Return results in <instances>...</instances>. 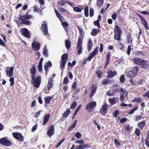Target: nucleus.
Here are the masks:
<instances>
[{
	"instance_id": "2",
	"label": "nucleus",
	"mask_w": 149,
	"mask_h": 149,
	"mask_svg": "<svg viewBox=\"0 0 149 149\" xmlns=\"http://www.w3.org/2000/svg\"><path fill=\"white\" fill-rule=\"evenodd\" d=\"M31 84L33 85V86L36 88H38L40 87L41 83V77L38 75L36 78L35 77H31Z\"/></svg>"
},
{
	"instance_id": "12",
	"label": "nucleus",
	"mask_w": 149,
	"mask_h": 149,
	"mask_svg": "<svg viewBox=\"0 0 149 149\" xmlns=\"http://www.w3.org/2000/svg\"><path fill=\"white\" fill-rule=\"evenodd\" d=\"M13 67H11L10 68L9 67H7L6 70L7 76L8 77H12L13 75Z\"/></svg>"
},
{
	"instance_id": "59",
	"label": "nucleus",
	"mask_w": 149,
	"mask_h": 149,
	"mask_svg": "<svg viewBox=\"0 0 149 149\" xmlns=\"http://www.w3.org/2000/svg\"><path fill=\"white\" fill-rule=\"evenodd\" d=\"M65 2L64 1L62 0L58 3V4L59 6H62L64 4Z\"/></svg>"
},
{
	"instance_id": "58",
	"label": "nucleus",
	"mask_w": 149,
	"mask_h": 149,
	"mask_svg": "<svg viewBox=\"0 0 149 149\" xmlns=\"http://www.w3.org/2000/svg\"><path fill=\"white\" fill-rule=\"evenodd\" d=\"M38 71L40 72H41L42 71V64H38Z\"/></svg>"
},
{
	"instance_id": "50",
	"label": "nucleus",
	"mask_w": 149,
	"mask_h": 149,
	"mask_svg": "<svg viewBox=\"0 0 149 149\" xmlns=\"http://www.w3.org/2000/svg\"><path fill=\"white\" fill-rule=\"evenodd\" d=\"M132 102H136L138 103H140L141 102V99L139 98L136 97L133 100H132Z\"/></svg>"
},
{
	"instance_id": "5",
	"label": "nucleus",
	"mask_w": 149,
	"mask_h": 149,
	"mask_svg": "<svg viewBox=\"0 0 149 149\" xmlns=\"http://www.w3.org/2000/svg\"><path fill=\"white\" fill-rule=\"evenodd\" d=\"M96 105V103L95 101L90 102L86 106V109L88 110V112L91 113L92 111L93 108L94 107H95Z\"/></svg>"
},
{
	"instance_id": "4",
	"label": "nucleus",
	"mask_w": 149,
	"mask_h": 149,
	"mask_svg": "<svg viewBox=\"0 0 149 149\" xmlns=\"http://www.w3.org/2000/svg\"><path fill=\"white\" fill-rule=\"evenodd\" d=\"M139 71L138 67L137 66H136L134 67L133 70L127 72V74L128 76L132 78L136 75Z\"/></svg>"
},
{
	"instance_id": "24",
	"label": "nucleus",
	"mask_w": 149,
	"mask_h": 149,
	"mask_svg": "<svg viewBox=\"0 0 149 149\" xmlns=\"http://www.w3.org/2000/svg\"><path fill=\"white\" fill-rule=\"evenodd\" d=\"M52 66V64L50 61H48L45 64L44 68L46 72H47L48 70V67H51Z\"/></svg>"
},
{
	"instance_id": "29",
	"label": "nucleus",
	"mask_w": 149,
	"mask_h": 149,
	"mask_svg": "<svg viewBox=\"0 0 149 149\" xmlns=\"http://www.w3.org/2000/svg\"><path fill=\"white\" fill-rule=\"evenodd\" d=\"M92 45V40L91 39H89V40L88 45H87V50L88 52H90L91 50V47Z\"/></svg>"
},
{
	"instance_id": "7",
	"label": "nucleus",
	"mask_w": 149,
	"mask_h": 149,
	"mask_svg": "<svg viewBox=\"0 0 149 149\" xmlns=\"http://www.w3.org/2000/svg\"><path fill=\"white\" fill-rule=\"evenodd\" d=\"M40 29L44 32L45 35H47L48 33L47 25L45 21L42 22Z\"/></svg>"
},
{
	"instance_id": "44",
	"label": "nucleus",
	"mask_w": 149,
	"mask_h": 149,
	"mask_svg": "<svg viewBox=\"0 0 149 149\" xmlns=\"http://www.w3.org/2000/svg\"><path fill=\"white\" fill-rule=\"evenodd\" d=\"M123 90V88L121 87H118L116 88L114 90L115 92L117 93H119L122 91Z\"/></svg>"
},
{
	"instance_id": "37",
	"label": "nucleus",
	"mask_w": 149,
	"mask_h": 149,
	"mask_svg": "<svg viewBox=\"0 0 149 149\" xmlns=\"http://www.w3.org/2000/svg\"><path fill=\"white\" fill-rule=\"evenodd\" d=\"M99 31V30L98 29H93L92 31L91 32V34L93 36H95L97 34Z\"/></svg>"
},
{
	"instance_id": "57",
	"label": "nucleus",
	"mask_w": 149,
	"mask_h": 149,
	"mask_svg": "<svg viewBox=\"0 0 149 149\" xmlns=\"http://www.w3.org/2000/svg\"><path fill=\"white\" fill-rule=\"evenodd\" d=\"M94 24L95 25L97 26L98 27H100V22L98 20H97L96 21L94 22Z\"/></svg>"
},
{
	"instance_id": "14",
	"label": "nucleus",
	"mask_w": 149,
	"mask_h": 149,
	"mask_svg": "<svg viewBox=\"0 0 149 149\" xmlns=\"http://www.w3.org/2000/svg\"><path fill=\"white\" fill-rule=\"evenodd\" d=\"M54 125H52L48 129L47 132V134L49 137H51L54 134Z\"/></svg>"
},
{
	"instance_id": "3",
	"label": "nucleus",
	"mask_w": 149,
	"mask_h": 149,
	"mask_svg": "<svg viewBox=\"0 0 149 149\" xmlns=\"http://www.w3.org/2000/svg\"><path fill=\"white\" fill-rule=\"evenodd\" d=\"M68 58V55L67 54H63L61 57V64L60 68L61 69H63L65 68V65L66 63Z\"/></svg>"
},
{
	"instance_id": "27",
	"label": "nucleus",
	"mask_w": 149,
	"mask_h": 149,
	"mask_svg": "<svg viewBox=\"0 0 149 149\" xmlns=\"http://www.w3.org/2000/svg\"><path fill=\"white\" fill-rule=\"evenodd\" d=\"M48 50L47 49V46L45 45L43 48V51L42 52L43 54L45 57H47L48 56Z\"/></svg>"
},
{
	"instance_id": "18",
	"label": "nucleus",
	"mask_w": 149,
	"mask_h": 149,
	"mask_svg": "<svg viewBox=\"0 0 149 149\" xmlns=\"http://www.w3.org/2000/svg\"><path fill=\"white\" fill-rule=\"evenodd\" d=\"M108 74L107 75V78H112L117 74V72L116 71H112L111 70H109L107 72Z\"/></svg>"
},
{
	"instance_id": "9",
	"label": "nucleus",
	"mask_w": 149,
	"mask_h": 149,
	"mask_svg": "<svg viewBox=\"0 0 149 149\" xmlns=\"http://www.w3.org/2000/svg\"><path fill=\"white\" fill-rule=\"evenodd\" d=\"M115 35L114 37H120L122 31L120 28L118 26H115L114 28Z\"/></svg>"
},
{
	"instance_id": "13",
	"label": "nucleus",
	"mask_w": 149,
	"mask_h": 149,
	"mask_svg": "<svg viewBox=\"0 0 149 149\" xmlns=\"http://www.w3.org/2000/svg\"><path fill=\"white\" fill-rule=\"evenodd\" d=\"M12 135L15 139L19 141H23L22 135L20 133L17 132H14L13 133Z\"/></svg>"
},
{
	"instance_id": "19",
	"label": "nucleus",
	"mask_w": 149,
	"mask_h": 149,
	"mask_svg": "<svg viewBox=\"0 0 149 149\" xmlns=\"http://www.w3.org/2000/svg\"><path fill=\"white\" fill-rule=\"evenodd\" d=\"M98 52V48L96 47L94 49L93 51L91 54L87 58V60H88L89 61H90L94 57V56L96 55Z\"/></svg>"
},
{
	"instance_id": "39",
	"label": "nucleus",
	"mask_w": 149,
	"mask_h": 149,
	"mask_svg": "<svg viewBox=\"0 0 149 149\" xmlns=\"http://www.w3.org/2000/svg\"><path fill=\"white\" fill-rule=\"evenodd\" d=\"M81 107V105H79L77 109H76V110H75L74 113L73 117L72 118V119H73L74 118V117L76 115L77 113V112L79 111V109H80Z\"/></svg>"
},
{
	"instance_id": "28",
	"label": "nucleus",
	"mask_w": 149,
	"mask_h": 149,
	"mask_svg": "<svg viewBox=\"0 0 149 149\" xmlns=\"http://www.w3.org/2000/svg\"><path fill=\"white\" fill-rule=\"evenodd\" d=\"M118 100V98L116 97H113L111 98H110L109 99V101L110 103L112 104H114Z\"/></svg>"
},
{
	"instance_id": "16",
	"label": "nucleus",
	"mask_w": 149,
	"mask_h": 149,
	"mask_svg": "<svg viewBox=\"0 0 149 149\" xmlns=\"http://www.w3.org/2000/svg\"><path fill=\"white\" fill-rule=\"evenodd\" d=\"M97 89V86L96 85H93L91 87V91L90 94L89 95L90 98H91L94 95Z\"/></svg>"
},
{
	"instance_id": "45",
	"label": "nucleus",
	"mask_w": 149,
	"mask_h": 149,
	"mask_svg": "<svg viewBox=\"0 0 149 149\" xmlns=\"http://www.w3.org/2000/svg\"><path fill=\"white\" fill-rule=\"evenodd\" d=\"M135 133L136 134L137 136H140L141 134L140 130L138 128H136L135 132Z\"/></svg>"
},
{
	"instance_id": "11",
	"label": "nucleus",
	"mask_w": 149,
	"mask_h": 149,
	"mask_svg": "<svg viewBox=\"0 0 149 149\" xmlns=\"http://www.w3.org/2000/svg\"><path fill=\"white\" fill-rule=\"evenodd\" d=\"M121 93L120 95V99L122 102L124 101V99L127 95L128 93L125 88H123V91L120 92Z\"/></svg>"
},
{
	"instance_id": "33",
	"label": "nucleus",
	"mask_w": 149,
	"mask_h": 149,
	"mask_svg": "<svg viewBox=\"0 0 149 149\" xmlns=\"http://www.w3.org/2000/svg\"><path fill=\"white\" fill-rule=\"evenodd\" d=\"M55 12L56 16L59 18V20H60L61 21H62V20H63V16L60 15V14L58 12V11L56 10H55Z\"/></svg>"
},
{
	"instance_id": "31",
	"label": "nucleus",
	"mask_w": 149,
	"mask_h": 149,
	"mask_svg": "<svg viewBox=\"0 0 149 149\" xmlns=\"http://www.w3.org/2000/svg\"><path fill=\"white\" fill-rule=\"evenodd\" d=\"M52 98L51 96H47L44 98L45 103L47 104H49L50 102V101Z\"/></svg>"
},
{
	"instance_id": "20",
	"label": "nucleus",
	"mask_w": 149,
	"mask_h": 149,
	"mask_svg": "<svg viewBox=\"0 0 149 149\" xmlns=\"http://www.w3.org/2000/svg\"><path fill=\"white\" fill-rule=\"evenodd\" d=\"M21 31L22 34L25 37H29V32L28 30L24 28L22 29L21 30Z\"/></svg>"
},
{
	"instance_id": "62",
	"label": "nucleus",
	"mask_w": 149,
	"mask_h": 149,
	"mask_svg": "<svg viewBox=\"0 0 149 149\" xmlns=\"http://www.w3.org/2000/svg\"><path fill=\"white\" fill-rule=\"evenodd\" d=\"M37 124H36L31 129V131L32 132H34L35 130H36L37 128Z\"/></svg>"
},
{
	"instance_id": "61",
	"label": "nucleus",
	"mask_w": 149,
	"mask_h": 149,
	"mask_svg": "<svg viewBox=\"0 0 149 149\" xmlns=\"http://www.w3.org/2000/svg\"><path fill=\"white\" fill-rule=\"evenodd\" d=\"M69 80L67 77H65L63 80V83L65 84H68Z\"/></svg>"
},
{
	"instance_id": "51",
	"label": "nucleus",
	"mask_w": 149,
	"mask_h": 149,
	"mask_svg": "<svg viewBox=\"0 0 149 149\" xmlns=\"http://www.w3.org/2000/svg\"><path fill=\"white\" fill-rule=\"evenodd\" d=\"M119 113V111L118 110H115L113 113V116L115 117H117Z\"/></svg>"
},
{
	"instance_id": "1",
	"label": "nucleus",
	"mask_w": 149,
	"mask_h": 149,
	"mask_svg": "<svg viewBox=\"0 0 149 149\" xmlns=\"http://www.w3.org/2000/svg\"><path fill=\"white\" fill-rule=\"evenodd\" d=\"M33 16L30 15L26 14L24 15L20 16L18 20L20 24H26L27 25H30L31 22L27 19H29L33 18Z\"/></svg>"
},
{
	"instance_id": "53",
	"label": "nucleus",
	"mask_w": 149,
	"mask_h": 149,
	"mask_svg": "<svg viewBox=\"0 0 149 149\" xmlns=\"http://www.w3.org/2000/svg\"><path fill=\"white\" fill-rule=\"evenodd\" d=\"M9 81L11 82L10 85L11 86H13L14 83V79L13 77H11L10 78Z\"/></svg>"
},
{
	"instance_id": "15",
	"label": "nucleus",
	"mask_w": 149,
	"mask_h": 149,
	"mask_svg": "<svg viewBox=\"0 0 149 149\" xmlns=\"http://www.w3.org/2000/svg\"><path fill=\"white\" fill-rule=\"evenodd\" d=\"M108 107V105L107 104H104L102 107L100 109V112L102 115L105 116L107 113Z\"/></svg>"
},
{
	"instance_id": "55",
	"label": "nucleus",
	"mask_w": 149,
	"mask_h": 149,
	"mask_svg": "<svg viewBox=\"0 0 149 149\" xmlns=\"http://www.w3.org/2000/svg\"><path fill=\"white\" fill-rule=\"evenodd\" d=\"M90 16L92 17L94 15V10L93 8H91L90 9Z\"/></svg>"
},
{
	"instance_id": "10",
	"label": "nucleus",
	"mask_w": 149,
	"mask_h": 149,
	"mask_svg": "<svg viewBox=\"0 0 149 149\" xmlns=\"http://www.w3.org/2000/svg\"><path fill=\"white\" fill-rule=\"evenodd\" d=\"M33 49L35 51H37L40 49V44L38 42L33 41L31 45Z\"/></svg>"
},
{
	"instance_id": "43",
	"label": "nucleus",
	"mask_w": 149,
	"mask_h": 149,
	"mask_svg": "<svg viewBox=\"0 0 149 149\" xmlns=\"http://www.w3.org/2000/svg\"><path fill=\"white\" fill-rule=\"evenodd\" d=\"M77 104V102L76 101H74L71 104L70 107V109H74Z\"/></svg>"
},
{
	"instance_id": "42",
	"label": "nucleus",
	"mask_w": 149,
	"mask_h": 149,
	"mask_svg": "<svg viewBox=\"0 0 149 149\" xmlns=\"http://www.w3.org/2000/svg\"><path fill=\"white\" fill-rule=\"evenodd\" d=\"M84 14L86 17H88V6L86 7L85 8Z\"/></svg>"
},
{
	"instance_id": "36",
	"label": "nucleus",
	"mask_w": 149,
	"mask_h": 149,
	"mask_svg": "<svg viewBox=\"0 0 149 149\" xmlns=\"http://www.w3.org/2000/svg\"><path fill=\"white\" fill-rule=\"evenodd\" d=\"M139 16L141 19V21L143 25L148 24L145 19L141 15H139Z\"/></svg>"
},
{
	"instance_id": "63",
	"label": "nucleus",
	"mask_w": 149,
	"mask_h": 149,
	"mask_svg": "<svg viewBox=\"0 0 149 149\" xmlns=\"http://www.w3.org/2000/svg\"><path fill=\"white\" fill-rule=\"evenodd\" d=\"M41 111L40 110L38 112H36L35 114L34 117L36 118L38 117L40 115Z\"/></svg>"
},
{
	"instance_id": "52",
	"label": "nucleus",
	"mask_w": 149,
	"mask_h": 149,
	"mask_svg": "<svg viewBox=\"0 0 149 149\" xmlns=\"http://www.w3.org/2000/svg\"><path fill=\"white\" fill-rule=\"evenodd\" d=\"M65 140V138H63L62 140H61L60 142L57 144L56 146V148L58 147Z\"/></svg>"
},
{
	"instance_id": "32",
	"label": "nucleus",
	"mask_w": 149,
	"mask_h": 149,
	"mask_svg": "<svg viewBox=\"0 0 149 149\" xmlns=\"http://www.w3.org/2000/svg\"><path fill=\"white\" fill-rule=\"evenodd\" d=\"M70 112L69 109H68L66 111L62 114L64 118H67L69 115Z\"/></svg>"
},
{
	"instance_id": "56",
	"label": "nucleus",
	"mask_w": 149,
	"mask_h": 149,
	"mask_svg": "<svg viewBox=\"0 0 149 149\" xmlns=\"http://www.w3.org/2000/svg\"><path fill=\"white\" fill-rule=\"evenodd\" d=\"M75 136L77 138L79 139L81 137V134L80 132H78L76 134Z\"/></svg>"
},
{
	"instance_id": "26",
	"label": "nucleus",
	"mask_w": 149,
	"mask_h": 149,
	"mask_svg": "<svg viewBox=\"0 0 149 149\" xmlns=\"http://www.w3.org/2000/svg\"><path fill=\"white\" fill-rule=\"evenodd\" d=\"M134 62V63L138 65H140L142 59L138 58H133Z\"/></svg>"
},
{
	"instance_id": "60",
	"label": "nucleus",
	"mask_w": 149,
	"mask_h": 149,
	"mask_svg": "<svg viewBox=\"0 0 149 149\" xmlns=\"http://www.w3.org/2000/svg\"><path fill=\"white\" fill-rule=\"evenodd\" d=\"M127 120V118H122V119H121L120 120V123H123L125 122H126Z\"/></svg>"
},
{
	"instance_id": "40",
	"label": "nucleus",
	"mask_w": 149,
	"mask_h": 149,
	"mask_svg": "<svg viewBox=\"0 0 149 149\" xmlns=\"http://www.w3.org/2000/svg\"><path fill=\"white\" fill-rule=\"evenodd\" d=\"M103 3V0H97V5L98 6L100 7L102 5Z\"/></svg>"
},
{
	"instance_id": "54",
	"label": "nucleus",
	"mask_w": 149,
	"mask_h": 149,
	"mask_svg": "<svg viewBox=\"0 0 149 149\" xmlns=\"http://www.w3.org/2000/svg\"><path fill=\"white\" fill-rule=\"evenodd\" d=\"M143 118V117L141 116L137 115L136 116V119L135 120L136 121H138L139 120H140Z\"/></svg>"
},
{
	"instance_id": "30",
	"label": "nucleus",
	"mask_w": 149,
	"mask_h": 149,
	"mask_svg": "<svg viewBox=\"0 0 149 149\" xmlns=\"http://www.w3.org/2000/svg\"><path fill=\"white\" fill-rule=\"evenodd\" d=\"M146 123L143 121H142L141 122H139L138 124V127L140 129H142L144 127Z\"/></svg>"
},
{
	"instance_id": "48",
	"label": "nucleus",
	"mask_w": 149,
	"mask_h": 149,
	"mask_svg": "<svg viewBox=\"0 0 149 149\" xmlns=\"http://www.w3.org/2000/svg\"><path fill=\"white\" fill-rule=\"evenodd\" d=\"M120 81L123 83L125 81V76L123 74L121 75L119 79Z\"/></svg>"
},
{
	"instance_id": "6",
	"label": "nucleus",
	"mask_w": 149,
	"mask_h": 149,
	"mask_svg": "<svg viewBox=\"0 0 149 149\" xmlns=\"http://www.w3.org/2000/svg\"><path fill=\"white\" fill-rule=\"evenodd\" d=\"M82 41L83 40L81 39V38H79L77 47V48L78 49L77 52L79 55H80L82 52L83 50V47L82 45Z\"/></svg>"
},
{
	"instance_id": "23",
	"label": "nucleus",
	"mask_w": 149,
	"mask_h": 149,
	"mask_svg": "<svg viewBox=\"0 0 149 149\" xmlns=\"http://www.w3.org/2000/svg\"><path fill=\"white\" fill-rule=\"evenodd\" d=\"M61 24L65 29V30L66 32H68L69 31V28L68 27V23L66 22H63V20H62V21H61Z\"/></svg>"
},
{
	"instance_id": "25",
	"label": "nucleus",
	"mask_w": 149,
	"mask_h": 149,
	"mask_svg": "<svg viewBox=\"0 0 149 149\" xmlns=\"http://www.w3.org/2000/svg\"><path fill=\"white\" fill-rule=\"evenodd\" d=\"M50 117V115L49 114H47L45 115L43 118V123L42 125H43L46 124L48 121Z\"/></svg>"
},
{
	"instance_id": "38",
	"label": "nucleus",
	"mask_w": 149,
	"mask_h": 149,
	"mask_svg": "<svg viewBox=\"0 0 149 149\" xmlns=\"http://www.w3.org/2000/svg\"><path fill=\"white\" fill-rule=\"evenodd\" d=\"M83 9L82 7L79 8L78 7H75L73 8V10L74 11L80 12H81Z\"/></svg>"
},
{
	"instance_id": "46",
	"label": "nucleus",
	"mask_w": 149,
	"mask_h": 149,
	"mask_svg": "<svg viewBox=\"0 0 149 149\" xmlns=\"http://www.w3.org/2000/svg\"><path fill=\"white\" fill-rule=\"evenodd\" d=\"M96 73L99 78H100L101 77V75L102 74V72L99 70L96 71Z\"/></svg>"
},
{
	"instance_id": "8",
	"label": "nucleus",
	"mask_w": 149,
	"mask_h": 149,
	"mask_svg": "<svg viewBox=\"0 0 149 149\" xmlns=\"http://www.w3.org/2000/svg\"><path fill=\"white\" fill-rule=\"evenodd\" d=\"M0 143L6 146H10L11 144V142L6 137L2 138L0 139Z\"/></svg>"
},
{
	"instance_id": "22",
	"label": "nucleus",
	"mask_w": 149,
	"mask_h": 149,
	"mask_svg": "<svg viewBox=\"0 0 149 149\" xmlns=\"http://www.w3.org/2000/svg\"><path fill=\"white\" fill-rule=\"evenodd\" d=\"M36 71V67L34 65H32L30 71L31 77H35Z\"/></svg>"
},
{
	"instance_id": "17",
	"label": "nucleus",
	"mask_w": 149,
	"mask_h": 149,
	"mask_svg": "<svg viewBox=\"0 0 149 149\" xmlns=\"http://www.w3.org/2000/svg\"><path fill=\"white\" fill-rule=\"evenodd\" d=\"M140 65L144 69H147L149 68V63L146 60H142Z\"/></svg>"
},
{
	"instance_id": "35",
	"label": "nucleus",
	"mask_w": 149,
	"mask_h": 149,
	"mask_svg": "<svg viewBox=\"0 0 149 149\" xmlns=\"http://www.w3.org/2000/svg\"><path fill=\"white\" fill-rule=\"evenodd\" d=\"M77 27L79 30L80 35H81V36L82 37L84 36V32L83 30L81 28V27H80L79 26H77Z\"/></svg>"
},
{
	"instance_id": "47",
	"label": "nucleus",
	"mask_w": 149,
	"mask_h": 149,
	"mask_svg": "<svg viewBox=\"0 0 149 149\" xmlns=\"http://www.w3.org/2000/svg\"><path fill=\"white\" fill-rule=\"evenodd\" d=\"M109 82V80L106 79H104L102 81V84L104 85H107Z\"/></svg>"
},
{
	"instance_id": "34",
	"label": "nucleus",
	"mask_w": 149,
	"mask_h": 149,
	"mask_svg": "<svg viewBox=\"0 0 149 149\" xmlns=\"http://www.w3.org/2000/svg\"><path fill=\"white\" fill-rule=\"evenodd\" d=\"M65 42L66 48L68 49H69L71 46V43L70 42L67 40H65Z\"/></svg>"
},
{
	"instance_id": "49",
	"label": "nucleus",
	"mask_w": 149,
	"mask_h": 149,
	"mask_svg": "<svg viewBox=\"0 0 149 149\" xmlns=\"http://www.w3.org/2000/svg\"><path fill=\"white\" fill-rule=\"evenodd\" d=\"M107 95L109 96H113L115 95V93L113 92H111L110 90L107 92Z\"/></svg>"
},
{
	"instance_id": "41",
	"label": "nucleus",
	"mask_w": 149,
	"mask_h": 149,
	"mask_svg": "<svg viewBox=\"0 0 149 149\" xmlns=\"http://www.w3.org/2000/svg\"><path fill=\"white\" fill-rule=\"evenodd\" d=\"M138 109V107L137 106H135L133 108V109L130 111L128 113V114H132L134 113V111L137 110Z\"/></svg>"
},
{
	"instance_id": "64",
	"label": "nucleus",
	"mask_w": 149,
	"mask_h": 149,
	"mask_svg": "<svg viewBox=\"0 0 149 149\" xmlns=\"http://www.w3.org/2000/svg\"><path fill=\"white\" fill-rule=\"evenodd\" d=\"M76 149H84V146H82V145H80L79 146H77L76 148H75Z\"/></svg>"
},
{
	"instance_id": "21",
	"label": "nucleus",
	"mask_w": 149,
	"mask_h": 149,
	"mask_svg": "<svg viewBox=\"0 0 149 149\" xmlns=\"http://www.w3.org/2000/svg\"><path fill=\"white\" fill-rule=\"evenodd\" d=\"M53 78H50L47 86V87L48 90H50V88H53Z\"/></svg>"
}]
</instances>
